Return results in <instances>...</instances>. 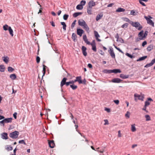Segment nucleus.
Returning a JSON list of instances; mask_svg holds the SVG:
<instances>
[{"instance_id":"nucleus-1","label":"nucleus","mask_w":155,"mask_h":155,"mask_svg":"<svg viewBox=\"0 0 155 155\" xmlns=\"http://www.w3.org/2000/svg\"><path fill=\"white\" fill-rule=\"evenodd\" d=\"M130 24L133 27L137 28L138 30H140L143 28L142 26L138 22H134L131 21Z\"/></svg>"},{"instance_id":"nucleus-2","label":"nucleus","mask_w":155,"mask_h":155,"mask_svg":"<svg viewBox=\"0 0 155 155\" xmlns=\"http://www.w3.org/2000/svg\"><path fill=\"white\" fill-rule=\"evenodd\" d=\"M19 133L18 131H15L10 133L9 134V137L13 139H16L19 135Z\"/></svg>"},{"instance_id":"nucleus-3","label":"nucleus","mask_w":155,"mask_h":155,"mask_svg":"<svg viewBox=\"0 0 155 155\" xmlns=\"http://www.w3.org/2000/svg\"><path fill=\"white\" fill-rule=\"evenodd\" d=\"M148 16L149 17V18L147 17L146 16H144V18L147 20V24L151 25H152L153 27H154V23L153 21L150 19L152 18L150 15H149Z\"/></svg>"},{"instance_id":"nucleus-4","label":"nucleus","mask_w":155,"mask_h":155,"mask_svg":"<svg viewBox=\"0 0 155 155\" xmlns=\"http://www.w3.org/2000/svg\"><path fill=\"white\" fill-rule=\"evenodd\" d=\"M134 97H135L134 100L136 101H137V100L136 98L137 97L138 98V99L141 101H143V98H144V96L143 95L141 96L136 93L134 94Z\"/></svg>"},{"instance_id":"nucleus-5","label":"nucleus","mask_w":155,"mask_h":155,"mask_svg":"<svg viewBox=\"0 0 155 155\" xmlns=\"http://www.w3.org/2000/svg\"><path fill=\"white\" fill-rule=\"evenodd\" d=\"M155 63V58L152 60L151 61L150 63L147 64H146L145 66V68H148L152 66Z\"/></svg>"},{"instance_id":"nucleus-6","label":"nucleus","mask_w":155,"mask_h":155,"mask_svg":"<svg viewBox=\"0 0 155 155\" xmlns=\"http://www.w3.org/2000/svg\"><path fill=\"white\" fill-rule=\"evenodd\" d=\"M94 34L96 40L98 41H101V40L98 38L99 37H100V36L99 35L98 32L96 31H94Z\"/></svg>"},{"instance_id":"nucleus-7","label":"nucleus","mask_w":155,"mask_h":155,"mask_svg":"<svg viewBox=\"0 0 155 155\" xmlns=\"http://www.w3.org/2000/svg\"><path fill=\"white\" fill-rule=\"evenodd\" d=\"M110 55L112 58H115V54L114 52L113 49L112 48H110V51H109Z\"/></svg>"},{"instance_id":"nucleus-8","label":"nucleus","mask_w":155,"mask_h":155,"mask_svg":"<svg viewBox=\"0 0 155 155\" xmlns=\"http://www.w3.org/2000/svg\"><path fill=\"white\" fill-rule=\"evenodd\" d=\"M77 34L79 35L80 37L82 36V34L84 33V31L80 28H77Z\"/></svg>"},{"instance_id":"nucleus-9","label":"nucleus","mask_w":155,"mask_h":155,"mask_svg":"<svg viewBox=\"0 0 155 155\" xmlns=\"http://www.w3.org/2000/svg\"><path fill=\"white\" fill-rule=\"evenodd\" d=\"M122 81V80L118 78H115L112 80L111 81L114 83H120Z\"/></svg>"},{"instance_id":"nucleus-10","label":"nucleus","mask_w":155,"mask_h":155,"mask_svg":"<svg viewBox=\"0 0 155 155\" xmlns=\"http://www.w3.org/2000/svg\"><path fill=\"white\" fill-rule=\"evenodd\" d=\"M67 80V78L64 77L63 78L61 81L60 84L61 87H62L66 83V81Z\"/></svg>"},{"instance_id":"nucleus-11","label":"nucleus","mask_w":155,"mask_h":155,"mask_svg":"<svg viewBox=\"0 0 155 155\" xmlns=\"http://www.w3.org/2000/svg\"><path fill=\"white\" fill-rule=\"evenodd\" d=\"M85 24H86V22L82 19H81L78 21V24L81 26H83Z\"/></svg>"},{"instance_id":"nucleus-12","label":"nucleus","mask_w":155,"mask_h":155,"mask_svg":"<svg viewBox=\"0 0 155 155\" xmlns=\"http://www.w3.org/2000/svg\"><path fill=\"white\" fill-rule=\"evenodd\" d=\"M2 138L3 139L6 140L8 139V134L6 133H3L1 134Z\"/></svg>"},{"instance_id":"nucleus-13","label":"nucleus","mask_w":155,"mask_h":155,"mask_svg":"<svg viewBox=\"0 0 155 155\" xmlns=\"http://www.w3.org/2000/svg\"><path fill=\"white\" fill-rule=\"evenodd\" d=\"M49 146L51 148H53L54 147L55 144L53 140L50 141L48 142Z\"/></svg>"},{"instance_id":"nucleus-14","label":"nucleus","mask_w":155,"mask_h":155,"mask_svg":"<svg viewBox=\"0 0 155 155\" xmlns=\"http://www.w3.org/2000/svg\"><path fill=\"white\" fill-rule=\"evenodd\" d=\"M95 5V3L93 1H90L88 3V7L92 8V7Z\"/></svg>"},{"instance_id":"nucleus-15","label":"nucleus","mask_w":155,"mask_h":155,"mask_svg":"<svg viewBox=\"0 0 155 155\" xmlns=\"http://www.w3.org/2000/svg\"><path fill=\"white\" fill-rule=\"evenodd\" d=\"M83 39L84 41L87 44H90V42L88 41L87 38V36L86 35H84L83 36Z\"/></svg>"},{"instance_id":"nucleus-16","label":"nucleus","mask_w":155,"mask_h":155,"mask_svg":"<svg viewBox=\"0 0 155 155\" xmlns=\"http://www.w3.org/2000/svg\"><path fill=\"white\" fill-rule=\"evenodd\" d=\"M111 73H114L116 74L117 73H120L121 72V71L120 69H114L111 70Z\"/></svg>"},{"instance_id":"nucleus-17","label":"nucleus","mask_w":155,"mask_h":155,"mask_svg":"<svg viewBox=\"0 0 155 155\" xmlns=\"http://www.w3.org/2000/svg\"><path fill=\"white\" fill-rule=\"evenodd\" d=\"M120 77L123 79H125L128 78L129 77L128 75H124L123 74H121L120 76Z\"/></svg>"},{"instance_id":"nucleus-18","label":"nucleus","mask_w":155,"mask_h":155,"mask_svg":"<svg viewBox=\"0 0 155 155\" xmlns=\"http://www.w3.org/2000/svg\"><path fill=\"white\" fill-rule=\"evenodd\" d=\"M12 118L11 117L9 118H6L4 119V122L5 123H11L12 122Z\"/></svg>"},{"instance_id":"nucleus-19","label":"nucleus","mask_w":155,"mask_h":155,"mask_svg":"<svg viewBox=\"0 0 155 155\" xmlns=\"http://www.w3.org/2000/svg\"><path fill=\"white\" fill-rule=\"evenodd\" d=\"M153 48V45L152 44L150 45L147 48V50L148 51H150L152 50Z\"/></svg>"},{"instance_id":"nucleus-20","label":"nucleus","mask_w":155,"mask_h":155,"mask_svg":"<svg viewBox=\"0 0 155 155\" xmlns=\"http://www.w3.org/2000/svg\"><path fill=\"white\" fill-rule=\"evenodd\" d=\"M82 14V13L81 12H75L73 14V17L76 18L78 16L81 15Z\"/></svg>"},{"instance_id":"nucleus-21","label":"nucleus","mask_w":155,"mask_h":155,"mask_svg":"<svg viewBox=\"0 0 155 155\" xmlns=\"http://www.w3.org/2000/svg\"><path fill=\"white\" fill-rule=\"evenodd\" d=\"M147 58V56H143L142 57L140 58L139 59H137V61H141L145 60Z\"/></svg>"},{"instance_id":"nucleus-22","label":"nucleus","mask_w":155,"mask_h":155,"mask_svg":"<svg viewBox=\"0 0 155 155\" xmlns=\"http://www.w3.org/2000/svg\"><path fill=\"white\" fill-rule=\"evenodd\" d=\"M103 15L102 14H99L97 15L96 17V20L98 21L101 19L103 17Z\"/></svg>"},{"instance_id":"nucleus-23","label":"nucleus","mask_w":155,"mask_h":155,"mask_svg":"<svg viewBox=\"0 0 155 155\" xmlns=\"http://www.w3.org/2000/svg\"><path fill=\"white\" fill-rule=\"evenodd\" d=\"M8 30L10 35H11V36H13V32L11 27L9 26L8 27Z\"/></svg>"},{"instance_id":"nucleus-24","label":"nucleus","mask_w":155,"mask_h":155,"mask_svg":"<svg viewBox=\"0 0 155 155\" xmlns=\"http://www.w3.org/2000/svg\"><path fill=\"white\" fill-rule=\"evenodd\" d=\"M83 28L87 32H89V28L86 24H85L83 26Z\"/></svg>"},{"instance_id":"nucleus-25","label":"nucleus","mask_w":155,"mask_h":155,"mask_svg":"<svg viewBox=\"0 0 155 155\" xmlns=\"http://www.w3.org/2000/svg\"><path fill=\"white\" fill-rule=\"evenodd\" d=\"M125 11V10L124 9L121 8H119L116 10V12H124Z\"/></svg>"},{"instance_id":"nucleus-26","label":"nucleus","mask_w":155,"mask_h":155,"mask_svg":"<svg viewBox=\"0 0 155 155\" xmlns=\"http://www.w3.org/2000/svg\"><path fill=\"white\" fill-rule=\"evenodd\" d=\"M61 23L63 25V29L64 31L66 30V25L65 23L64 22H61Z\"/></svg>"},{"instance_id":"nucleus-27","label":"nucleus","mask_w":155,"mask_h":155,"mask_svg":"<svg viewBox=\"0 0 155 155\" xmlns=\"http://www.w3.org/2000/svg\"><path fill=\"white\" fill-rule=\"evenodd\" d=\"M5 67L4 65H0V71L2 72H3L5 71Z\"/></svg>"},{"instance_id":"nucleus-28","label":"nucleus","mask_w":155,"mask_h":155,"mask_svg":"<svg viewBox=\"0 0 155 155\" xmlns=\"http://www.w3.org/2000/svg\"><path fill=\"white\" fill-rule=\"evenodd\" d=\"M111 70L104 69L103 71V72L106 74L111 73Z\"/></svg>"},{"instance_id":"nucleus-29","label":"nucleus","mask_w":155,"mask_h":155,"mask_svg":"<svg viewBox=\"0 0 155 155\" xmlns=\"http://www.w3.org/2000/svg\"><path fill=\"white\" fill-rule=\"evenodd\" d=\"M92 8H90L88 7L87 8V12L89 14H91V11H92Z\"/></svg>"},{"instance_id":"nucleus-30","label":"nucleus","mask_w":155,"mask_h":155,"mask_svg":"<svg viewBox=\"0 0 155 155\" xmlns=\"http://www.w3.org/2000/svg\"><path fill=\"white\" fill-rule=\"evenodd\" d=\"M10 77L12 80H14L16 78V76L15 74H11L10 75Z\"/></svg>"},{"instance_id":"nucleus-31","label":"nucleus","mask_w":155,"mask_h":155,"mask_svg":"<svg viewBox=\"0 0 155 155\" xmlns=\"http://www.w3.org/2000/svg\"><path fill=\"white\" fill-rule=\"evenodd\" d=\"M70 86L71 87L72 89L73 90H75L78 87L77 85H75L74 84H71L70 85Z\"/></svg>"},{"instance_id":"nucleus-32","label":"nucleus","mask_w":155,"mask_h":155,"mask_svg":"<svg viewBox=\"0 0 155 155\" xmlns=\"http://www.w3.org/2000/svg\"><path fill=\"white\" fill-rule=\"evenodd\" d=\"M131 130L132 132H134L136 130V128L135 127V124H133L131 125Z\"/></svg>"},{"instance_id":"nucleus-33","label":"nucleus","mask_w":155,"mask_h":155,"mask_svg":"<svg viewBox=\"0 0 155 155\" xmlns=\"http://www.w3.org/2000/svg\"><path fill=\"white\" fill-rule=\"evenodd\" d=\"M77 38V36L75 34L73 33L72 35V38L74 41H75L76 38Z\"/></svg>"},{"instance_id":"nucleus-34","label":"nucleus","mask_w":155,"mask_h":155,"mask_svg":"<svg viewBox=\"0 0 155 155\" xmlns=\"http://www.w3.org/2000/svg\"><path fill=\"white\" fill-rule=\"evenodd\" d=\"M43 75L42 76V77L45 75V74L46 72V66L44 64L43 65Z\"/></svg>"},{"instance_id":"nucleus-35","label":"nucleus","mask_w":155,"mask_h":155,"mask_svg":"<svg viewBox=\"0 0 155 155\" xmlns=\"http://www.w3.org/2000/svg\"><path fill=\"white\" fill-rule=\"evenodd\" d=\"M81 76H78L76 77V79L78 80L77 81L78 82L79 84H81V83H82L81 82Z\"/></svg>"},{"instance_id":"nucleus-36","label":"nucleus","mask_w":155,"mask_h":155,"mask_svg":"<svg viewBox=\"0 0 155 155\" xmlns=\"http://www.w3.org/2000/svg\"><path fill=\"white\" fill-rule=\"evenodd\" d=\"M3 59V61L6 63L7 64L8 61V57H4Z\"/></svg>"},{"instance_id":"nucleus-37","label":"nucleus","mask_w":155,"mask_h":155,"mask_svg":"<svg viewBox=\"0 0 155 155\" xmlns=\"http://www.w3.org/2000/svg\"><path fill=\"white\" fill-rule=\"evenodd\" d=\"M83 8V7L80 4L76 6V9L78 10H81Z\"/></svg>"},{"instance_id":"nucleus-38","label":"nucleus","mask_w":155,"mask_h":155,"mask_svg":"<svg viewBox=\"0 0 155 155\" xmlns=\"http://www.w3.org/2000/svg\"><path fill=\"white\" fill-rule=\"evenodd\" d=\"M143 31H141L138 34V35L139 37H141L143 36Z\"/></svg>"},{"instance_id":"nucleus-39","label":"nucleus","mask_w":155,"mask_h":155,"mask_svg":"<svg viewBox=\"0 0 155 155\" xmlns=\"http://www.w3.org/2000/svg\"><path fill=\"white\" fill-rule=\"evenodd\" d=\"M125 55L131 58H134V56H133L132 55L128 53H126Z\"/></svg>"},{"instance_id":"nucleus-40","label":"nucleus","mask_w":155,"mask_h":155,"mask_svg":"<svg viewBox=\"0 0 155 155\" xmlns=\"http://www.w3.org/2000/svg\"><path fill=\"white\" fill-rule=\"evenodd\" d=\"M9 27V26H8V25L5 24L3 26V29L5 31H7L8 30V28Z\"/></svg>"},{"instance_id":"nucleus-41","label":"nucleus","mask_w":155,"mask_h":155,"mask_svg":"<svg viewBox=\"0 0 155 155\" xmlns=\"http://www.w3.org/2000/svg\"><path fill=\"white\" fill-rule=\"evenodd\" d=\"M123 19V20L124 21H125L126 22H129L130 24L131 23V21H130V20L128 18H124Z\"/></svg>"},{"instance_id":"nucleus-42","label":"nucleus","mask_w":155,"mask_h":155,"mask_svg":"<svg viewBox=\"0 0 155 155\" xmlns=\"http://www.w3.org/2000/svg\"><path fill=\"white\" fill-rule=\"evenodd\" d=\"M148 32L147 31H145L143 36L142 37V38H143V39H144V38L146 37L148 34Z\"/></svg>"},{"instance_id":"nucleus-43","label":"nucleus","mask_w":155,"mask_h":155,"mask_svg":"<svg viewBox=\"0 0 155 155\" xmlns=\"http://www.w3.org/2000/svg\"><path fill=\"white\" fill-rule=\"evenodd\" d=\"M92 48V50L94 52H96L97 51V49H96V45H91Z\"/></svg>"},{"instance_id":"nucleus-44","label":"nucleus","mask_w":155,"mask_h":155,"mask_svg":"<svg viewBox=\"0 0 155 155\" xmlns=\"http://www.w3.org/2000/svg\"><path fill=\"white\" fill-rule=\"evenodd\" d=\"M68 17H69V15H68L65 14L63 16V19L64 20H67Z\"/></svg>"},{"instance_id":"nucleus-45","label":"nucleus","mask_w":155,"mask_h":155,"mask_svg":"<svg viewBox=\"0 0 155 155\" xmlns=\"http://www.w3.org/2000/svg\"><path fill=\"white\" fill-rule=\"evenodd\" d=\"M128 25L129 24L128 23H125L123 25H122L121 27L123 28H126L128 27Z\"/></svg>"},{"instance_id":"nucleus-46","label":"nucleus","mask_w":155,"mask_h":155,"mask_svg":"<svg viewBox=\"0 0 155 155\" xmlns=\"http://www.w3.org/2000/svg\"><path fill=\"white\" fill-rule=\"evenodd\" d=\"M145 117L146 118V120L147 121L150 120V117L149 115H145Z\"/></svg>"},{"instance_id":"nucleus-47","label":"nucleus","mask_w":155,"mask_h":155,"mask_svg":"<svg viewBox=\"0 0 155 155\" xmlns=\"http://www.w3.org/2000/svg\"><path fill=\"white\" fill-rule=\"evenodd\" d=\"M14 69L11 67H9L8 68V70L9 72H12L14 70Z\"/></svg>"},{"instance_id":"nucleus-48","label":"nucleus","mask_w":155,"mask_h":155,"mask_svg":"<svg viewBox=\"0 0 155 155\" xmlns=\"http://www.w3.org/2000/svg\"><path fill=\"white\" fill-rule=\"evenodd\" d=\"M113 45L114 46V47L115 48L118 50L119 52L122 53H123V51L119 48L117 47L114 45V44Z\"/></svg>"},{"instance_id":"nucleus-49","label":"nucleus","mask_w":155,"mask_h":155,"mask_svg":"<svg viewBox=\"0 0 155 155\" xmlns=\"http://www.w3.org/2000/svg\"><path fill=\"white\" fill-rule=\"evenodd\" d=\"M86 3V2L85 1L82 0L80 4V5H82V6L83 7V6L85 5Z\"/></svg>"},{"instance_id":"nucleus-50","label":"nucleus","mask_w":155,"mask_h":155,"mask_svg":"<svg viewBox=\"0 0 155 155\" xmlns=\"http://www.w3.org/2000/svg\"><path fill=\"white\" fill-rule=\"evenodd\" d=\"M76 21V20H75L72 23L71 25V28H72V29L75 26V25Z\"/></svg>"},{"instance_id":"nucleus-51","label":"nucleus","mask_w":155,"mask_h":155,"mask_svg":"<svg viewBox=\"0 0 155 155\" xmlns=\"http://www.w3.org/2000/svg\"><path fill=\"white\" fill-rule=\"evenodd\" d=\"M20 144H24V145H26V143L25 142V141L24 140H19L18 142Z\"/></svg>"},{"instance_id":"nucleus-52","label":"nucleus","mask_w":155,"mask_h":155,"mask_svg":"<svg viewBox=\"0 0 155 155\" xmlns=\"http://www.w3.org/2000/svg\"><path fill=\"white\" fill-rule=\"evenodd\" d=\"M130 14L133 15H137L134 10H132L130 12Z\"/></svg>"},{"instance_id":"nucleus-53","label":"nucleus","mask_w":155,"mask_h":155,"mask_svg":"<svg viewBox=\"0 0 155 155\" xmlns=\"http://www.w3.org/2000/svg\"><path fill=\"white\" fill-rule=\"evenodd\" d=\"M115 38H117V41H118L119 39V36L118 33H117L115 36Z\"/></svg>"},{"instance_id":"nucleus-54","label":"nucleus","mask_w":155,"mask_h":155,"mask_svg":"<svg viewBox=\"0 0 155 155\" xmlns=\"http://www.w3.org/2000/svg\"><path fill=\"white\" fill-rule=\"evenodd\" d=\"M139 0V1L140 4L142 5H143V6H145L146 5L144 4V3H143L142 2V1H143L142 0Z\"/></svg>"},{"instance_id":"nucleus-55","label":"nucleus","mask_w":155,"mask_h":155,"mask_svg":"<svg viewBox=\"0 0 155 155\" xmlns=\"http://www.w3.org/2000/svg\"><path fill=\"white\" fill-rule=\"evenodd\" d=\"M88 45H96V43L95 42V40H93L92 42L91 43L90 42V44H87Z\"/></svg>"},{"instance_id":"nucleus-56","label":"nucleus","mask_w":155,"mask_h":155,"mask_svg":"<svg viewBox=\"0 0 155 155\" xmlns=\"http://www.w3.org/2000/svg\"><path fill=\"white\" fill-rule=\"evenodd\" d=\"M36 61L38 63L40 61V58L39 56H37L36 58Z\"/></svg>"},{"instance_id":"nucleus-57","label":"nucleus","mask_w":155,"mask_h":155,"mask_svg":"<svg viewBox=\"0 0 155 155\" xmlns=\"http://www.w3.org/2000/svg\"><path fill=\"white\" fill-rule=\"evenodd\" d=\"M150 104V103L148 101H146L145 103V106H147Z\"/></svg>"},{"instance_id":"nucleus-58","label":"nucleus","mask_w":155,"mask_h":155,"mask_svg":"<svg viewBox=\"0 0 155 155\" xmlns=\"http://www.w3.org/2000/svg\"><path fill=\"white\" fill-rule=\"evenodd\" d=\"M143 40V38H142V37H139V38H137L136 39V42H137V41H140V40Z\"/></svg>"},{"instance_id":"nucleus-59","label":"nucleus","mask_w":155,"mask_h":155,"mask_svg":"<svg viewBox=\"0 0 155 155\" xmlns=\"http://www.w3.org/2000/svg\"><path fill=\"white\" fill-rule=\"evenodd\" d=\"M119 41L122 43H124V41L123 39L121 38H119L118 41Z\"/></svg>"},{"instance_id":"nucleus-60","label":"nucleus","mask_w":155,"mask_h":155,"mask_svg":"<svg viewBox=\"0 0 155 155\" xmlns=\"http://www.w3.org/2000/svg\"><path fill=\"white\" fill-rule=\"evenodd\" d=\"M105 110L107 111V112L109 113L110 111V109L108 108L105 107L104 109Z\"/></svg>"},{"instance_id":"nucleus-61","label":"nucleus","mask_w":155,"mask_h":155,"mask_svg":"<svg viewBox=\"0 0 155 155\" xmlns=\"http://www.w3.org/2000/svg\"><path fill=\"white\" fill-rule=\"evenodd\" d=\"M82 52L83 54L85 56H86L87 55V53L86 51H82Z\"/></svg>"},{"instance_id":"nucleus-62","label":"nucleus","mask_w":155,"mask_h":155,"mask_svg":"<svg viewBox=\"0 0 155 155\" xmlns=\"http://www.w3.org/2000/svg\"><path fill=\"white\" fill-rule=\"evenodd\" d=\"M114 102L117 104H118L119 102V101L118 100H114Z\"/></svg>"},{"instance_id":"nucleus-63","label":"nucleus","mask_w":155,"mask_h":155,"mask_svg":"<svg viewBox=\"0 0 155 155\" xmlns=\"http://www.w3.org/2000/svg\"><path fill=\"white\" fill-rule=\"evenodd\" d=\"M17 113L16 112H15L14 113V114H13V117L15 119H16L17 118Z\"/></svg>"},{"instance_id":"nucleus-64","label":"nucleus","mask_w":155,"mask_h":155,"mask_svg":"<svg viewBox=\"0 0 155 155\" xmlns=\"http://www.w3.org/2000/svg\"><path fill=\"white\" fill-rule=\"evenodd\" d=\"M147 44V42L146 41H144L142 44V46L143 47H144L145 45Z\"/></svg>"}]
</instances>
